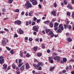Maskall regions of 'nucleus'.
Wrapping results in <instances>:
<instances>
[{
	"instance_id": "obj_1",
	"label": "nucleus",
	"mask_w": 74,
	"mask_h": 74,
	"mask_svg": "<svg viewBox=\"0 0 74 74\" xmlns=\"http://www.w3.org/2000/svg\"><path fill=\"white\" fill-rule=\"evenodd\" d=\"M25 6L26 8L27 9L29 8H32V4L30 3V2L28 1H27V3H25Z\"/></svg>"
},
{
	"instance_id": "obj_2",
	"label": "nucleus",
	"mask_w": 74,
	"mask_h": 74,
	"mask_svg": "<svg viewBox=\"0 0 74 74\" xmlns=\"http://www.w3.org/2000/svg\"><path fill=\"white\" fill-rule=\"evenodd\" d=\"M60 57L58 56H56L53 58L54 60H57L58 62H60Z\"/></svg>"
},
{
	"instance_id": "obj_3",
	"label": "nucleus",
	"mask_w": 74,
	"mask_h": 74,
	"mask_svg": "<svg viewBox=\"0 0 74 74\" xmlns=\"http://www.w3.org/2000/svg\"><path fill=\"white\" fill-rule=\"evenodd\" d=\"M33 30L34 31H35V32H38V29H39V27H38L37 26H34L33 27Z\"/></svg>"
},
{
	"instance_id": "obj_4",
	"label": "nucleus",
	"mask_w": 74,
	"mask_h": 74,
	"mask_svg": "<svg viewBox=\"0 0 74 74\" xmlns=\"http://www.w3.org/2000/svg\"><path fill=\"white\" fill-rule=\"evenodd\" d=\"M49 35H51L50 36L51 37H53L55 35L53 34V33L52 31H50L49 32Z\"/></svg>"
},
{
	"instance_id": "obj_5",
	"label": "nucleus",
	"mask_w": 74,
	"mask_h": 74,
	"mask_svg": "<svg viewBox=\"0 0 74 74\" xmlns=\"http://www.w3.org/2000/svg\"><path fill=\"white\" fill-rule=\"evenodd\" d=\"M19 32H18V30H17V32L19 33V34H23L24 33V32H23V30H21V29H20L19 30Z\"/></svg>"
},
{
	"instance_id": "obj_6",
	"label": "nucleus",
	"mask_w": 74,
	"mask_h": 74,
	"mask_svg": "<svg viewBox=\"0 0 74 74\" xmlns=\"http://www.w3.org/2000/svg\"><path fill=\"white\" fill-rule=\"evenodd\" d=\"M14 23H17V25H21V21L17 20V21H15L14 22Z\"/></svg>"
},
{
	"instance_id": "obj_7",
	"label": "nucleus",
	"mask_w": 74,
	"mask_h": 74,
	"mask_svg": "<svg viewBox=\"0 0 74 74\" xmlns=\"http://www.w3.org/2000/svg\"><path fill=\"white\" fill-rule=\"evenodd\" d=\"M49 62L51 63H53V58H51V57L48 58Z\"/></svg>"
},
{
	"instance_id": "obj_8",
	"label": "nucleus",
	"mask_w": 74,
	"mask_h": 74,
	"mask_svg": "<svg viewBox=\"0 0 74 74\" xmlns=\"http://www.w3.org/2000/svg\"><path fill=\"white\" fill-rule=\"evenodd\" d=\"M44 64H43V63H42V62H39L37 64V67H39V66H42Z\"/></svg>"
},
{
	"instance_id": "obj_9",
	"label": "nucleus",
	"mask_w": 74,
	"mask_h": 74,
	"mask_svg": "<svg viewBox=\"0 0 74 74\" xmlns=\"http://www.w3.org/2000/svg\"><path fill=\"white\" fill-rule=\"evenodd\" d=\"M30 68V66L28 63H27L25 64V69H29Z\"/></svg>"
},
{
	"instance_id": "obj_10",
	"label": "nucleus",
	"mask_w": 74,
	"mask_h": 74,
	"mask_svg": "<svg viewBox=\"0 0 74 74\" xmlns=\"http://www.w3.org/2000/svg\"><path fill=\"white\" fill-rule=\"evenodd\" d=\"M7 42H5V41L4 40H3V41H2V44L3 46H5L6 45V44Z\"/></svg>"
},
{
	"instance_id": "obj_11",
	"label": "nucleus",
	"mask_w": 74,
	"mask_h": 74,
	"mask_svg": "<svg viewBox=\"0 0 74 74\" xmlns=\"http://www.w3.org/2000/svg\"><path fill=\"white\" fill-rule=\"evenodd\" d=\"M51 14H53V15L54 16H56V11H53L51 12Z\"/></svg>"
},
{
	"instance_id": "obj_12",
	"label": "nucleus",
	"mask_w": 74,
	"mask_h": 74,
	"mask_svg": "<svg viewBox=\"0 0 74 74\" xmlns=\"http://www.w3.org/2000/svg\"><path fill=\"white\" fill-rule=\"evenodd\" d=\"M32 5H37V1H36V0L35 1H34L32 2Z\"/></svg>"
},
{
	"instance_id": "obj_13",
	"label": "nucleus",
	"mask_w": 74,
	"mask_h": 74,
	"mask_svg": "<svg viewBox=\"0 0 74 74\" xmlns=\"http://www.w3.org/2000/svg\"><path fill=\"white\" fill-rule=\"evenodd\" d=\"M24 69H25V66L23 65L20 69L21 71H23V70H24Z\"/></svg>"
},
{
	"instance_id": "obj_14",
	"label": "nucleus",
	"mask_w": 74,
	"mask_h": 74,
	"mask_svg": "<svg viewBox=\"0 0 74 74\" xmlns=\"http://www.w3.org/2000/svg\"><path fill=\"white\" fill-rule=\"evenodd\" d=\"M4 59H2L0 60V64H3V63H4Z\"/></svg>"
},
{
	"instance_id": "obj_15",
	"label": "nucleus",
	"mask_w": 74,
	"mask_h": 74,
	"mask_svg": "<svg viewBox=\"0 0 74 74\" xmlns=\"http://www.w3.org/2000/svg\"><path fill=\"white\" fill-rule=\"evenodd\" d=\"M67 41H68L69 42H71L72 41V39L71 38H67Z\"/></svg>"
},
{
	"instance_id": "obj_16",
	"label": "nucleus",
	"mask_w": 74,
	"mask_h": 74,
	"mask_svg": "<svg viewBox=\"0 0 74 74\" xmlns=\"http://www.w3.org/2000/svg\"><path fill=\"white\" fill-rule=\"evenodd\" d=\"M33 66H34V67L35 69H38V67H37V64H33Z\"/></svg>"
},
{
	"instance_id": "obj_17",
	"label": "nucleus",
	"mask_w": 74,
	"mask_h": 74,
	"mask_svg": "<svg viewBox=\"0 0 74 74\" xmlns=\"http://www.w3.org/2000/svg\"><path fill=\"white\" fill-rule=\"evenodd\" d=\"M51 31V29H45V32L46 33H47V34H48V33H49V32H50Z\"/></svg>"
},
{
	"instance_id": "obj_18",
	"label": "nucleus",
	"mask_w": 74,
	"mask_h": 74,
	"mask_svg": "<svg viewBox=\"0 0 74 74\" xmlns=\"http://www.w3.org/2000/svg\"><path fill=\"white\" fill-rule=\"evenodd\" d=\"M49 25L51 27H53V23H52V22L50 23Z\"/></svg>"
},
{
	"instance_id": "obj_19",
	"label": "nucleus",
	"mask_w": 74,
	"mask_h": 74,
	"mask_svg": "<svg viewBox=\"0 0 74 74\" xmlns=\"http://www.w3.org/2000/svg\"><path fill=\"white\" fill-rule=\"evenodd\" d=\"M62 61L64 62H67V59L66 58H64L62 59Z\"/></svg>"
},
{
	"instance_id": "obj_20",
	"label": "nucleus",
	"mask_w": 74,
	"mask_h": 74,
	"mask_svg": "<svg viewBox=\"0 0 74 74\" xmlns=\"http://www.w3.org/2000/svg\"><path fill=\"white\" fill-rule=\"evenodd\" d=\"M38 47L37 46H36V47H34V50L35 51H37V50L38 49H37V47Z\"/></svg>"
},
{
	"instance_id": "obj_21",
	"label": "nucleus",
	"mask_w": 74,
	"mask_h": 74,
	"mask_svg": "<svg viewBox=\"0 0 74 74\" xmlns=\"http://www.w3.org/2000/svg\"><path fill=\"white\" fill-rule=\"evenodd\" d=\"M45 45L44 43H42L41 45V47L43 49H44L45 48Z\"/></svg>"
},
{
	"instance_id": "obj_22",
	"label": "nucleus",
	"mask_w": 74,
	"mask_h": 74,
	"mask_svg": "<svg viewBox=\"0 0 74 74\" xmlns=\"http://www.w3.org/2000/svg\"><path fill=\"white\" fill-rule=\"evenodd\" d=\"M58 25H59V24L58 23H55L54 24V27H57V26H58Z\"/></svg>"
},
{
	"instance_id": "obj_23",
	"label": "nucleus",
	"mask_w": 74,
	"mask_h": 74,
	"mask_svg": "<svg viewBox=\"0 0 74 74\" xmlns=\"http://www.w3.org/2000/svg\"><path fill=\"white\" fill-rule=\"evenodd\" d=\"M68 25L67 24L66 25L65 24L64 25V29H67V28L66 27L68 28Z\"/></svg>"
},
{
	"instance_id": "obj_24",
	"label": "nucleus",
	"mask_w": 74,
	"mask_h": 74,
	"mask_svg": "<svg viewBox=\"0 0 74 74\" xmlns=\"http://www.w3.org/2000/svg\"><path fill=\"white\" fill-rule=\"evenodd\" d=\"M23 63H21L20 64H19L18 65V67H21V66H22L23 65Z\"/></svg>"
},
{
	"instance_id": "obj_25",
	"label": "nucleus",
	"mask_w": 74,
	"mask_h": 74,
	"mask_svg": "<svg viewBox=\"0 0 74 74\" xmlns=\"http://www.w3.org/2000/svg\"><path fill=\"white\" fill-rule=\"evenodd\" d=\"M23 52L20 51V55L21 57V58L23 57Z\"/></svg>"
},
{
	"instance_id": "obj_26",
	"label": "nucleus",
	"mask_w": 74,
	"mask_h": 74,
	"mask_svg": "<svg viewBox=\"0 0 74 74\" xmlns=\"http://www.w3.org/2000/svg\"><path fill=\"white\" fill-rule=\"evenodd\" d=\"M12 67L13 69H15L16 67V65H15V64H12Z\"/></svg>"
},
{
	"instance_id": "obj_27",
	"label": "nucleus",
	"mask_w": 74,
	"mask_h": 74,
	"mask_svg": "<svg viewBox=\"0 0 74 74\" xmlns=\"http://www.w3.org/2000/svg\"><path fill=\"white\" fill-rule=\"evenodd\" d=\"M3 66L4 68H5V69H7V65H6L5 64H4L3 65Z\"/></svg>"
},
{
	"instance_id": "obj_28",
	"label": "nucleus",
	"mask_w": 74,
	"mask_h": 74,
	"mask_svg": "<svg viewBox=\"0 0 74 74\" xmlns=\"http://www.w3.org/2000/svg\"><path fill=\"white\" fill-rule=\"evenodd\" d=\"M10 53L12 54V55H13L14 53V51L13 50H12L11 51H10Z\"/></svg>"
},
{
	"instance_id": "obj_29",
	"label": "nucleus",
	"mask_w": 74,
	"mask_h": 74,
	"mask_svg": "<svg viewBox=\"0 0 74 74\" xmlns=\"http://www.w3.org/2000/svg\"><path fill=\"white\" fill-rule=\"evenodd\" d=\"M38 56H41V55H42V54L41 53H37Z\"/></svg>"
},
{
	"instance_id": "obj_30",
	"label": "nucleus",
	"mask_w": 74,
	"mask_h": 74,
	"mask_svg": "<svg viewBox=\"0 0 74 74\" xmlns=\"http://www.w3.org/2000/svg\"><path fill=\"white\" fill-rule=\"evenodd\" d=\"M14 11L15 12H19V10L18 9H17L16 10H14Z\"/></svg>"
},
{
	"instance_id": "obj_31",
	"label": "nucleus",
	"mask_w": 74,
	"mask_h": 74,
	"mask_svg": "<svg viewBox=\"0 0 74 74\" xmlns=\"http://www.w3.org/2000/svg\"><path fill=\"white\" fill-rule=\"evenodd\" d=\"M13 1V0H9V1H8V3H10V4H11Z\"/></svg>"
},
{
	"instance_id": "obj_32",
	"label": "nucleus",
	"mask_w": 74,
	"mask_h": 74,
	"mask_svg": "<svg viewBox=\"0 0 74 74\" xmlns=\"http://www.w3.org/2000/svg\"><path fill=\"white\" fill-rule=\"evenodd\" d=\"M45 24H46V23H49V20L47 21L44 22Z\"/></svg>"
},
{
	"instance_id": "obj_33",
	"label": "nucleus",
	"mask_w": 74,
	"mask_h": 74,
	"mask_svg": "<svg viewBox=\"0 0 74 74\" xmlns=\"http://www.w3.org/2000/svg\"><path fill=\"white\" fill-rule=\"evenodd\" d=\"M68 28L69 29H71V28H72L71 26L70 25H68Z\"/></svg>"
},
{
	"instance_id": "obj_34",
	"label": "nucleus",
	"mask_w": 74,
	"mask_h": 74,
	"mask_svg": "<svg viewBox=\"0 0 74 74\" xmlns=\"http://www.w3.org/2000/svg\"><path fill=\"white\" fill-rule=\"evenodd\" d=\"M53 69H54V66L50 68L49 70L50 71H52Z\"/></svg>"
},
{
	"instance_id": "obj_35",
	"label": "nucleus",
	"mask_w": 74,
	"mask_h": 74,
	"mask_svg": "<svg viewBox=\"0 0 74 74\" xmlns=\"http://www.w3.org/2000/svg\"><path fill=\"white\" fill-rule=\"evenodd\" d=\"M36 24V22H35L32 21V23L31 24L32 26H34V25H35Z\"/></svg>"
},
{
	"instance_id": "obj_36",
	"label": "nucleus",
	"mask_w": 74,
	"mask_h": 74,
	"mask_svg": "<svg viewBox=\"0 0 74 74\" xmlns=\"http://www.w3.org/2000/svg\"><path fill=\"white\" fill-rule=\"evenodd\" d=\"M71 14L70 13V12H68L67 13V15H68V16H70Z\"/></svg>"
},
{
	"instance_id": "obj_37",
	"label": "nucleus",
	"mask_w": 74,
	"mask_h": 74,
	"mask_svg": "<svg viewBox=\"0 0 74 74\" xmlns=\"http://www.w3.org/2000/svg\"><path fill=\"white\" fill-rule=\"evenodd\" d=\"M38 69L39 70L41 71V70H42V68L41 66H39L38 68Z\"/></svg>"
},
{
	"instance_id": "obj_38",
	"label": "nucleus",
	"mask_w": 74,
	"mask_h": 74,
	"mask_svg": "<svg viewBox=\"0 0 74 74\" xmlns=\"http://www.w3.org/2000/svg\"><path fill=\"white\" fill-rule=\"evenodd\" d=\"M2 12H5V8H3L2 9Z\"/></svg>"
},
{
	"instance_id": "obj_39",
	"label": "nucleus",
	"mask_w": 74,
	"mask_h": 74,
	"mask_svg": "<svg viewBox=\"0 0 74 74\" xmlns=\"http://www.w3.org/2000/svg\"><path fill=\"white\" fill-rule=\"evenodd\" d=\"M64 4H65V5H66V4H67V1H66V0H64Z\"/></svg>"
},
{
	"instance_id": "obj_40",
	"label": "nucleus",
	"mask_w": 74,
	"mask_h": 74,
	"mask_svg": "<svg viewBox=\"0 0 74 74\" xmlns=\"http://www.w3.org/2000/svg\"><path fill=\"white\" fill-rule=\"evenodd\" d=\"M62 73H66V70H64L62 71Z\"/></svg>"
},
{
	"instance_id": "obj_41",
	"label": "nucleus",
	"mask_w": 74,
	"mask_h": 74,
	"mask_svg": "<svg viewBox=\"0 0 74 74\" xmlns=\"http://www.w3.org/2000/svg\"><path fill=\"white\" fill-rule=\"evenodd\" d=\"M42 33L43 34H45V30H43L42 32Z\"/></svg>"
},
{
	"instance_id": "obj_42",
	"label": "nucleus",
	"mask_w": 74,
	"mask_h": 74,
	"mask_svg": "<svg viewBox=\"0 0 74 74\" xmlns=\"http://www.w3.org/2000/svg\"><path fill=\"white\" fill-rule=\"evenodd\" d=\"M6 48L7 49L8 51H10V50H11V49H10V48H9L8 47H6Z\"/></svg>"
},
{
	"instance_id": "obj_43",
	"label": "nucleus",
	"mask_w": 74,
	"mask_h": 74,
	"mask_svg": "<svg viewBox=\"0 0 74 74\" xmlns=\"http://www.w3.org/2000/svg\"><path fill=\"white\" fill-rule=\"evenodd\" d=\"M57 31L58 32H59V33H61L62 31H61V30H60V29H59Z\"/></svg>"
},
{
	"instance_id": "obj_44",
	"label": "nucleus",
	"mask_w": 74,
	"mask_h": 74,
	"mask_svg": "<svg viewBox=\"0 0 74 74\" xmlns=\"http://www.w3.org/2000/svg\"><path fill=\"white\" fill-rule=\"evenodd\" d=\"M54 7L55 8L57 7V4H56V3L55 2L54 3Z\"/></svg>"
},
{
	"instance_id": "obj_45",
	"label": "nucleus",
	"mask_w": 74,
	"mask_h": 74,
	"mask_svg": "<svg viewBox=\"0 0 74 74\" xmlns=\"http://www.w3.org/2000/svg\"><path fill=\"white\" fill-rule=\"evenodd\" d=\"M22 62V60L21 59H19L18 60V63H21Z\"/></svg>"
},
{
	"instance_id": "obj_46",
	"label": "nucleus",
	"mask_w": 74,
	"mask_h": 74,
	"mask_svg": "<svg viewBox=\"0 0 74 74\" xmlns=\"http://www.w3.org/2000/svg\"><path fill=\"white\" fill-rule=\"evenodd\" d=\"M51 51L49 49H48L47 51V53H49Z\"/></svg>"
},
{
	"instance_id": "obj_47",
	"label": "nucleus",
	"mask_w": 74,
	"mask_h": 74,
	"mask_svg": "<svg viewBox=\"0 0 74 74\" xmlns=\"http://www.w3.org/2000/svg\"><path fill=\"white\" fill-rule=\"evenodd\" d=\"M29 41H32V40H33V38H30L29 39Z\"/></svg>"
},
{
	"instance_id": "obj_48",
	"label": "nucleus",
	"mask_w": 74,
	"mask_h": 74,
	"mask_svg": "<svg viewBox=\"0 0 74 74\" xmlns=\"http://www.w3.org/2000/svg\"><path fill=\"white\" fill-rule=\"evenodd\" d=\"M39 41V39L36 38L35 39V41L36 42H38Z\"/></svg>"
},
{
	"instance_id": "obj_49",
	"label": "nucleus",
	"mask_w": 74,
	"mask_h": 74,
	"mask_svg": "<svg viewBox=\"0 0 74 74\" xmlns=\"http://www.w3.org/2000/svg\"><path fill=\"white\" fill-rule=\"evenodd\" d=\"M60 29L61 30H64V27H63L62 26L60 27Z\"/></svg>"
},
{
	"instance_id": "obj_50",
	"label": "nucleus",
	"mask_w": 74,
	"mask_h": 74,
	"mask_svg": "<svg viewBox=\"0 0 74 74\" xmlns=\"http://www.w3.org/2000/svg\"><path fill=\"white\" fill-rule=\"evenodd\" d=\"M72 17L73 18H74L73 19L74 20V12L72 14Z\"/></svg>"
},
{
	"instance_id": "obj_51",
	"label": "nucleus",
	"mask_w": 74,
	"mask_h": 74,
	"mask_svg": "<svg viewBox=\"0 0 74 74\" xmlns=\"http://www.w3.org/2000/svg\"><path fill=\"white\" fill-rule=\"evenodd\" d=\"M32 12H30L29 13V16H31L32 15Z\"/></svg>"
},
{
	"instance_id": "obj_52",
	"label": "nucleus",
	"mask_w": 74,
	"mask_h": 74,
	"mask_svg": "<svg viewBox=\"0 0 74 74\" xmlns=\"http://www.w3.org/2000/svg\"><path fill=\"white\" fill-rule=\"evenodd\" d=\"M37 18H36V17H34V21H35L36 22V20H37Z\"/></svg>"
},
{
	"instance_id": "obj_53",
	"label": "nucleus",
	"mask_w": 74,
	"mask_h": 74,
	"mask_svg": "<svg viewBox=\"0 0 74 74\" xmlns=\"http://www.w3.org/2000/svg\"><path fill=\"white\" fill-rule=\"evenodd\" d=\"M14 37H18V35L16 34H15L14 36Z\"/></svg>"
},
{
	"instance_id": "obj_54",
	"label": "nucleus",
	"mask_w": 74,
	"mask_h": 74,
	"mask_svg": "<svg viewBox=\"0 0 74 74\" xmlns=\"http://www.w3.org/2000/svg\"><path fill=\"white\" fill-rule=\"evenodd\" d=\"M4 30H5V31H6V32H8V31H9V30L8 29L6 28H4Z\"/></svg>"
},
{
	"instance_id": "obj_55",
	"label": "nucleus",
	"mask_w": 74,
	"mask_h": 74,
	"mask_svg": "<svg viewBox=\"0 0 74 74\" xmlns=\"http://www.w3.org/2000/svg\"><path fill=\"white\" fill-rule=\"evenodd\" d=\"M69 69V67L68 66H67L66 68V70H67Z\"/></svg>"
},
{
	"instance_id": "obj_56",
	"label": "nucleus",
	"mask_w": 74,
	"mask_h": 74,
	"mask_svg": "<svg viewBox=\"0 0 74 74\" xmlns=\"http://www.w3.org/2000/svg\"><path fill=\"white\" fill-rule=\"evenodd\" d=\"M58 29V27H56L54 29V30L56 31Z\"/></svg>"
},
{
	"instance_id": "obj_57",
	"label": "nucleus",
	"mask_w": 74,
	"mask_h": 74,
	"mask_svg": "<svg viewBox=\"0 0 74 74\" xmlns=\"http://www.w3.org/2000/svg\"><path fill=\"white\" fill-rule=\"evenodd\" d=\"M3 58H4V57H3L2 56H0V59H3Z\"/></svg>"
},
{
	"instance_id": "obj_58",
	"label": "nucleus",
	"mask_w": 74,
	"mask_h": 74,
	"mask_svg": "<svg viewBox=\"0 0 74 74\" xmlns=\"http://www.w3.org/2000/svg\"><path fill=\"white\" fill-rule=\"evenodd\" d=\"M29 56H30V55H29L28 53H27V55H26V57H27V58H28V57H29Z\"/></svg>"
},
{
	"instance_id": "obj_59",
	"label": "nucleus",
	"mask_w": 74,
	"mask_h": 74,
	"mask_svg": "<svg viewBox=\"0 0 74 74\" xmlns=\"http://www.w3.org/2000/svg\"><path fill=\"white\" fill-rule=\"evenodd\" d=\"M70 62H74V60H73V59H71L70 60Z\"/></svg>"
},
{
	"instance_id": "obj_60",
	"label": "nucleus",
	"mask_w": 74,
	"mask_h": 74,
	"mask_svg": "<svg viewBox=\"0 0 74 74\" xmlns=\"http://www.w3.org/2000/svg\"><path fill=\"white\" fill-rule=\"evenodd\" d=\"M71 3L72 4H74V0H71Z\"/></svg>"
},
{
	"instance_id": "obj_61",
	"label": "nucleus",
	"mask_w": 74,
	"mask_h": 74,
	"mask_svg": "<svg viewBox=\"0 0 74 74\" xmlns=\"http://www.w3.org/2000/svg\"><path fill=\"white\" fill-rule=\"evenodd\" d=\"M26 26H28V25H29V23H28V21L26 22Z\"/></svg>"
},
{
	"instance_id": "obj_62",
	"label": "nucleus",
	"mask_w": 74,
	"mask_h": 74,
	"mask_svg": "<svg viewBox=\"0 0 74 74\" xmlns=\"http://www.w3.org/2000/svg\"><path fill=\"white\" fill-rule=\"evenodd\" d=\"M53 55H54V56H56V55H57V54H56V53H53Z\"/></svg>"
},
{
	"instance_id": "obj_63",
	"label": "nucleus",
	"mask_w": 74,
	"mask_h": 74,
	"mask_svg": "<svg viewBox=\"0 0 74 74\" xmlns=\"http://www.w3.org/2000/svg\"><path fill=\"white\" fill-rule=\"evenodd\" d=\"M62 26V24H60L59 25V28L61 27Z\"/></svg>"
},
{
	"instance_id": "obj_64",
	"label": "nucleus",
	"mask_w": 74,
	"mask_h": 74,
	"mask_svg": "<svg viewBox=\"0 0 74 74\" xmlns=\"http://www.w3.org/2000/svg\"><path fill=\"white\" fill-rule=\"evenodd\" d=\"M24 14H25V12H22L21 13V14L23 15H24Z\"/></svg>"
}]
</instances>
